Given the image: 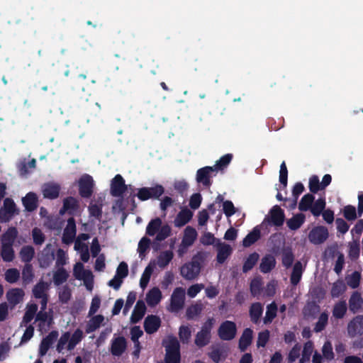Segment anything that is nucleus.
Here are the masks:
<instances>
[{"instance_id":"bf43d9fd","label":"nucleus","mask_w":363,"mask_h":363,"mask_svg":"<svg viewBox=\"0 0 363 363\" xmlns=\"http://www.w3.org/2000/svg\"><path fill=\"white\" fill-rule=\"evenodd\" d=\"M191 337V331L188 325H181L179 328V337L183 344H187Z\"/></svg>"},{"instance_id":"8fccbe9b","label":"nucleus","mask_w":363,"mask_h":363,"mask_svg":"<svg viewBox=\"0 0 363 363\" xmlns=\"http://www.w3.org/2000/svg\"><path fill=\"white\" fill-rule=\"evenodd\" d=\"M48 287V283L40 281L37 284H35L33 289V294L35 298H41L45 296H47L45 294V291L47 290Z\"/></svg>"},{"instance_id":"338daca9","label":"nucleus","mask_w":363,"mask_h":363,"mask_svg":"<svg viewBox=\"0 0 363 363\" xmlns=\"http://www.w3.org/2000/svg\"><path fill=\"white\" fill-rule=\"evenodd\" d=\"M279 182L283 186V188L285 189L287 186L288 182V170L286 165L285 162H282L280 165L279 170Z\"/></svg>"},{"instance_id":"a211bd4d","label":"nucleus","mask_w":363,"mask_h":363,"mask_svg":"<svg viewBox=\"0 0 363 363\" xmlns=\"http://www.w3.org/2000/svg\"><path fill=\"white\" fill-rule=\"evenodd\" d=\"M79 208V201L72 196H68L63 200L62 208L60 210V213L63 215L67 212L69 215H73Z\"/></svg>"},{"instance_id":"412c9836","label":"nucleus","mask_w":363,"mask_h":363,"mask_svg":"<svg viewBox=\"0 0 363 363\" xmlns=\"http://www.w3.org/2000/svg\"><path fill=\"white\" fill-rule=\"evenodd\" d=\"M60 186L55 183H46L43 186V196L49 199H55L59 196Z\"/></svg>"},{"instance_id":"b1692460","label":"nucleus","mask_w":363,"mask_h":363,"mask_svg":"<svg viewBox=\"0 0 363 363\" xmlns=\"http://www.w3.org/2000/svg\"><path fill=\"white\" fill-rule=\"evenodd\" d=\"M146 312V306L143 301H137L134 310L130 317V321L133 323H138L145 315Z\"/></svg>"},{"instance_id":"393cba45","label":"nucleus","mask_w":363,"mask_h":363,"mask_svg":"<svg viewBox=\"0 0 363 363\" xmlns=\"http://www.w3.org/2000/svg\"><path fill=\"white\" fill-rule=\"evenodd\" d=\"M232 247L225 243H219L217 248L216 260L219 264H223L232 253Z\"/></svg>"},{"instance_id":"69168bd1","label":"nucleus","mask_w":363,"mask_h":363,"mask_svg":"<svg viewBox=\"0 0 363 363\" xmlns=\"http://www.w3.org/2000/svg\"><path fill=\"white\" fill-rule=\"evenodd\" d=\"M32 237L33 242L36 245H41L45 240V236L42 230L35 227L32 230Z\"/></svg>"},{"instance_id":"58836bf2","label":"nucleus","mask_w":363,"mask_h":363,"mask_svg":"<svg viewBox=\"0 0 363 363\" xmlns=\"http://www.w3.org/2000/svg\"><path fill=\"white\" fill-rule=\"evenodd\" d=\"M277 305L274 301L267 305L265 316L263 319L264 324H269L273 321V320L277 317Z\"/></svg>"},{"instance_id":"2eb2a0df","label":"nucleus","mask_w":363,"mask_h":363,"mask_svg":"<svg viewBox=\"0 0 363 363\" xmlns=\"http://www.w3.org/2000/svg\"><path fill=\"white\" fill-rule=\"evenodd\" d=\"M127 342L123 336H119L111 340L110 352L112 355L116 357L121 356L125 351Z\"/></svg>"},{"instance_id":"e2e57ef3","label":"nucleus","mask_w":363,"mask_h":363,"mask_svg":"<svg viewBox=\"0 0 363 363\" xmlns=\"http://www.w3.org/2000/svg\"><path fill=\"white\" fill-rule=\"evenodd\" d=\"M310 191L316 194L319 191L323 190L322 189L321 182L319 181V178L317 175H313L309 179V185H308Z\"/></svg>"},{"instance_id":"3c124183","label":"nucleus","mask_w":363,"mask_h":363,"mask_svg":"<svg viewBox=\"0 0 363 363\" xmlns=\"http://www.w3.org/2000/svg\"><path fill=\"white\" fill-rule=\"evenodd\" d=\"M233 159L232 154H226L222 156L216 162V164L212 166L216 172L218 170H223L226 168L228 165L230 163Z\"/></svg>"},{"instance_id":"a878e982","label":"nucleus","mask_w":363,"mask_h":363,"mask_svg":"<svg viewBox=\"0 0 363 363\" xmlns=\"http://www.w3.org/2000/svg\"><path fill=\"white\" fill-rule=\"evenodd\" d=\"M253 337V330L251 328H245L239 340V349L245 352L251 345Z\"/></svg>"},{"instance_id":"f257e3e1","label":"nucleus","mask_w":363,"mask_h":363,"mask_svg":"<svg viewBox=\"0 0 363 363\" xmlns=\"http://www.w3.org/2000/svg\"><path fill=\"white\" fill-rule=\"evenodd\" d=\"M162 219L155 218L152 219L147 224L146 228V234L149 236H154L155 242H162L170 236L172 228L168 224L162 225Z\"/></svg>"},{"instance_id":"5701e85b","label":"nucleus","mask_w":363,"mask_h":363,"mask_svg":"<svg viewBox=\"0 0 363 363\" xmlns=\"http://www.w3.org/2000/svg\"><path fill=\"white\" fill-rule=\"evenodd\" d=\"M24 295L23 289L14 288L6 292V298L11 305L15 306L23 300Z\"/></svg>"},{"instance_id":"6e6552de","label":"nucleus","mask_w":363,"mask_h":363,"mask_svg":"<svg viewBox=\"0 0 363 363\" xmlns=\"http://www.w3.org/2000/svg\"><path fill=\"white\" fill-rule=\"evenodd\" d=\"M201 265L200 263L193 260L189 263L184 264L180 269L181 275L187 280L194 279L200 273Z\"/></svg>"},{"instance_id":"5fc2aeb1","label":"nucleus","mask_w":363,"mask_h":363,"mask_svg":"<svg viewBox=\"0 0 363 363\" xmlns=\"http://www.w3.org/2000/svg\"><path fill=\"white\" fill-rule=\"evenodd\" d=\"M342 213L345 219L348 221H354L359 217L355 207L352 205L345 206Z\"/></svg>"},{"instance_id":"09e8293b","label":"nucleus","mask_w":363,"mask_h":363,"mask_svg":"<svg viewBox=\"0 0 363 363\" xmlns=\"http://www.w3.org/2000/svg\"><path fill=\"white\" fill-rule=\"evenodd\" d=\"M83 339V332L81 329L77 328L69 337V341L67 344V350H72L77 344H79Z\"/></svg>"},{"instance_id":"423d86ee","label":"nucleus","mask_w":363,"mask_h":363,"mask_svg":"<svg viewBox=\"0 0 363 363\" xmlns=\"http://www.w3.org/2000/svg\"><path fill=\"white\" fill-rule=\"evenodd\" d=\"M285 220L284 210L278 205L274 206L269 211V216L265 217L264 222H267L270 225L276 227L281 226Z\"/></svg>"},{"instance_id":"ddd939ff","label":"nucleus","mask_w":363,"mask_h":363,"mask_svg":"<svg viewBox=\"0 0 363 363\" xmlns=\"http://www.w3.org/2000/svg\"><path fill=\"white\" fill-rule=\"evenodd\" d=\"M347 333L350 337L363 334V315H357L349 322Z\"/></svg>"},{"instance_id":"680f3d73","label":"nucleus","mask_w":363,"mask_h":363,"mask_svg":"<svg viewBox=\"0 0 363 363\" xmlns=\"http://www.w3.org/2000/svg\"><path fill=\"white\" fill-rule=\"evenodd\" d=\"M20 278V272L16 268L9 269L5 272V279L7 282L16 283Z\"/></svg>"},{"instance_id":"2f4dec72","label":"nucleus","mask_w":363,"mask_h":363,"mask_svg":"<svg viewBox=\"0 0 363 363\" xmlns=\"http://www.w3.org/2000/svg\"><path fill=\"white\" fill-rule=\"evenodd\" d=\"M197 238L196 230L191 227L187 226L184 230V237L182 242L184 246H191Z\"/></svg>"},{"instance_id":"c85d7f7f","label":"nucleus","mask_w":363,"mask_h":363,"mask_svg":"<svg viewBox=\"0 0 363 363\" xmlns=\"http://www.w3.org/2000/svg\"><path fill=\"white\" fill-rule=\"evenodd\" d=\"M261 237V231L259 226L255 227L242 240V245L249 247L255 243Z\"/></svg>"},{"instance_id":"13d9d810","label":"nucleus","mask_w":363,"mask_h":363,"mask_svg":"<svg viewBox=\"0 0 363 363\" xmlns=\"http://www.w3.org/2000/svg\"><path fill=\"white\" fill-rule=\"evenodd\" d=\"M152 272L153 267L152 266L149 264L145 267L140 280V286L143 289H145L147 287Z\"/></svg>"},{"instance_id":"6ab92c4d","label":"nucleus","mask_w":363,"mask_h":363,"mask_svg":"<svg viewBox=\"0 0 363 363\" xmlns=\"http://www.w3.org/2000/svg\"><path fill=\"white\" fill-rule=\"evenodd\" d=\"M263 306L259 302H255L251 304L249 309V316L250 320L254 324H258L263 313Z\"/></svg>"},{"instance_id":"bb28decb","label":"nucleus","mask_w":363,"mask_h":363,"mask_svg":"<svg viewBox=\"0 0 363 363\" xmlns=\"http://www.w3.org/2000/svg\"><path fill=\"white\" fill-rule=\"evenodd\" d=\"M18 230L16 227H9L7 230L4 233L1 238V245H12L15 242L18 237Z\"/></svg>"},{"instance_id":"a19ab883","label":"nucleus","mask_w":363,"mask_h":363,"mask_svg":"<svg viewBox=\"0 0 363 363\" xmlns=\"http://www.w3.org/2000/svg\"><path fill=\"white\" fill-rule=\"evenodd\" d=\"M34 278L33 268L31 264H25L22 270V281L24 286L30 284Z\"/></svg>"},{"instance_id":"37998d69","label":"nucleus","mask_w":363,"mask_h":363,"mask_svg":"<svg viewBox=\"0 0 363 363\" xmlns=\"http://www.w3.org/2000/svg\"><path fill=\"white\" fill-rule=\"evenodd\" d=\"M1 257L6 262H12L15 258V252L12 245H1Z\"/></svg>"},{"instance_id":"20e7f679","label":"nucleus","mask_w":363,"mask_h":363,"mask_svg":"<svg viewBox=\"0 0 363 363\" xmlns=\"http://www.w3.org/2000/svg\"><path fill=\"white\" fill-rule=\"evenodd\" d=\"M79 194L84 199L90 198L94 192V181L93 177L87 174H83L78 180Z\"/></svg>"},{"instance_id":"0e129e2a","label":"nucleus","mask_w":363,"mask_h":363,"mask_svg":"<svg viewBox=\"0 0 363 363\" xmlns=\"http://www.w3.org/2000/svg\"><path fill=\"white\" fill-rule=\"evenodd\" d=\"M151 243V241L149 238L146 237H143L138 243V252L139 253V257L140 258H143L147 250L150 247V245Z\"/></svg>"},{"instance_id":"473e14b6","label":"nucleus","mask_w":363,"mask_h":363,"mask_svg":"<svg viewBox=\"0 0 363 363\" xmlns=\"http://www.w3.org/2000/svg\"><path fill=\"white\" fill-rule=\"evenodd\" d=\"M303 266L301 262L297 261L293 267L290 277V281L293 286H296L301 281L303 274Z\"/></svg>"},{"instance_id":"c756f323","label":"nucleus","mask_w":363,"mask_h":363,"mask_svg":"<svg viewBox=\"0 0 363 363\" xmlns=\"http://www.w3.org/2000/svg\"><path fill=\"white\" fill-rule=\"evenodd\" d=\"M193 216L192 212L187 208L182 210L174 219V225L176 227H182L185 225Z\"/></svg>"},{"instance_id":"4468645a","label":"nucleus","mask_w":363,"mask_h":363,"mask_svg":"<svg viewBox=\"0 0 363 363\" xmlns=\"http://www.w3.org/2000/svg\"><path fill=\"white\" fill-rule=\"evenodd\" d=\"M76 223L75 220L73 217L69 218L67 220V224L62 237V241L64 244L69 245L72 243L76 236Z\"/></svg>"},{"instance_id":"c03bdc74","label":"nucleus","mask_w":363,"mask_h":363,"mask_svg":"<svg viewBox=\"0 0 363 363\" xmlns=\"http://www.w3.org/2000/svg\"><path fill=\"white\" fill-rule=\"evenodd\" d=\"M259 255L257 252H255L251 253L244 262L242 266V272L246 273L251 270L259 260Z\"/></svg>"},{"instance_id":"9b49d317","label":"nucleus","mask_w":363,"mask_h":363,"mask_svg":"<svg viewBox=\"0 0 363 363\" xmlns=\"http://www.w3.org/2000/svg\"><path fill=\"white\" fill-rule=\"evenodd\" d=\"M216 172L213 167L206 166L200 168L196 172V180L198 184L205 187H210L212 184V173Z\"/></svg>"},{"instance_id":"4be33fe9","label":"nucleus","mask_w":363,"mask_h":363,"mask_svg":"<svg viewBox=\"0 0 363 363\" xmlns=\"http://www.w3.org/2000/svg\"><path fill=\"white\" fill-rule=\"evenodd\" d=\"M22 203L28 212L34 211L38 208V199L36 194L28 192L23 199Z\"/></svg>"},{"instance_id":"864d4df0","label":"nucleus","mask_w":363,"mask_h":363,"mask_svg":"<svg viewBox=\"0 0 363 363\" xmlns=\"http://www.w3.org/2000/svg\"><path fill=\"white\" fill-rule=\"evenodd\" d=\"M74 276L77 279H85L86 277L91 276L90 271H86L81 262H77L74 267Z\"/></svg>"},{"instance_id":"4d7b16f0","label":"nucleus","mask_w":363,"mask_h":363,"mask_svg":"<svg viewBox=\"0 0 363 363\" xmlns=\"http://www.w3.org/2000/svg\"><path fill=\"white\" fill-rule=\"evenodd\" d=\"M328 314L326 312L321 313L318 318V321L316 322V323L315 325V327L313 329L314 332L320 333V332L323 331L325 328V327L328 324Z\"/></svg>"},{"instance_id":"ea45409f","label":"nucleus","mask_w":363,"mask_h":363,"mask_svg":"<svg viewBox=\"0 0 363 363\" xmlns=\"http://www.w3.org/2000/svg\"><path fill=\"white\" fill-rule=\"evenodd\" d=\"M347 287L345 284L342 279H338L333 284L330 295L332 298H338L345 293Z\"/></svg>"},{"instance_id":"39448f33","label":"nucleus","mask_w":363,"mask_h":363,"mask_svg":"<svg viewBox=\"0 0 363 363\" xmlns=\"http://www.w3.org/2000/svg\"><path fill=\"white\" fill-rule=\"evenodd\" d=\"M237 334V326L235 322L225 320L218 329V335L220 340L230 341L235 338Z\"/></svg>"},{"instance_id":"9d476101","label":"nucleus","mask_w":363,"mask_h":363,"mask_svg":"<svg viewBox=\"0 0 363 363\" xmlns=\"http://www.w3.org/2000/svg\"><path fill=\"white\" fill-rule=\"evenodd\" d=\"M127 189L128 186L125 184L123 177L121 174H116L111 180V194L114 197H123Z\"/></svg>"},{"instance_id":"7c9ffc66","label":"nucleus","mask_w":363,"mask_h":363,"mask_svg":"<svg viewBox=\"0 0 363 363\" xmlns=\"http://www.w3.org/2000/svg\"><path fill=\"white\" fill-rule=\"evenodd\" d=\"M162 299V293L159 288L154 287L146 295V301L150 306L157 305Z\"/></svg>"},{"instance_id":"c9c22d12","label":"nucleus","mask_w":363,"mask_h":363,"mask_svg":"<svg viewBox=\"0 0 363 363\" xmlns=\"http://www.w3.org/2000/svg\"><path fill=\"white\" fill-rule=\"evenodd\" d=\"M104 320V317L102 315H96L93 316L86 326V333H91L96 330L102 324Z\"/></svg>"},{"instance_id":"a18cd8bd","label":"nucleus","mask_w":363,"mask_h":363,"mask_svg":"<svg viewBox=\"0 0 363 363\" xmlns=\"http://www.w3.org/2000/svg\"><path fill=\"white\" fill-rule=\"evenodd\" d=\"M173 257L174 254L170 250H166L164 252H161L157 257L158 266L162 269L165 268L172 261Z\"/></svg>"},{"instance_id":"f3484780","label":"nucleus","mask_w":363,"mask_h":363,"mask_svg":"<svg viewBox=\"0 0 363 363\" xmlns=\"http://www.w3.org/2000/svg\"><path fill=\"white\" fill-rule=\"evenodd\" d=\"M58 335L57 330H52L46 337L43 338L39 347V355L40 357L46 354L50 347L57 340Z\"/></svg>"},{"instance_id":"1a4fd4ad","label":"nucleus","mask_w":363,"mask_h":363,"mask_svg":"<svg viewBox=\"0 0 363 363\" xmlns=\"http://www.w3.org/2000/svg\"><path fill=\"white\" fill-rule=\"evenodd\" d=\"M185 301V290L182 287H177L171 296L170 311L178 312L183 308Z\"/></svg>"},{"instance_id":"774afa93","label":"nucleus","mask_w":363,"mask_h":363,"mask_svg":"<svg viewBox=\"0 0 363 363\" xmlns=\"http://www.w3.org/2000/svg\"><path fill=\"white\" fill-rule=\"evenodd\" d=\"M360 279V274L355 271L347 279V283L352 289H356L359 286Z\"/></svg>"},{"instance_id":"aec40b11","label":"nucleus","mask_w":363,"mask_h":363,"mask_svg":"<svg viewBox=\"0 0 363 363\" xmlns=\"http://www.w3.org/2000/svg\"><path fill=\"white\" fill-rule=\"evenodd\" d=\"M363 306V298L361 294L354 291L349 299V309L352 313L359 312Z\"/></svg>"},{"instance_id":"dca6fc26","label":"nucleus","mask_w":363,"mask_h":363,"mask_svg":"<svg viewBox=\"0 0 363 363\" xmlns=\"http://www.w3.org/2000/svg\"><path fill=\"white\" fill-rule=\"evenodd\" d=\"M161 326V319L156 315H148L144 320V329L146 333H156Z\"/></svg>"},{"instance_id":"f03ea898","label":"nucleus","mask_w":363,"mask_h":363,"mask_svg":"<svg viewBox=\"0 0 363 363\" xmlns=\"http://www.w3.org/2000/svg\"><path fill=\"white\" fill-rule=\"evenodd\" d=\"M164 192V188L161 184H155L152 187H142L138 189L136 194H130L127 201H130L134 207L136 206L135 202V197L141 201H145L148 199H158Z\"/></svg>"},{"instance_id":"603ef678","label":"nucleus","mask_w":363,"mask_h":363,"mask_svg":"<svg viewBox=\"0 0 363 363\" xmlns=\"http://www.w3.org/2000/svg\"><path fill=\"white\" fill-rule=\"evenodd\" d=\"M294 261V255L291 248H284L282 252V264L286 268L291 267Z\"/></svg>"},{"instance_id":"f704fd0d","label":"nucleus","mask_w":363,"mask_h":363,"mask_svg":"<svg viewBox=\"0 0 363 363\" xmlns=\"http://www.w3.org/2000/svg\"><path fill=\"white\" fill-rule=\"evenodd\" d=\"M305 218L306 217L303 213H297L287 220V226L291 230H298L305 222Z\"/></svg>"},{"instance_id":"f8f14e48","label":"nucleus","mask_w":363,"mask_h":363,"mask_svg":"<svg viewBox=\"0 0 363 363\" xmlns=\"http://www.w3.org/2000/svg\"><path fill=\"white\" fill-rule=\"evenodd\" d=\"M35 321L38 322V330L41 333L46 332L50 329L53 323V317L45 311L40 310L36 314Z\"/></svg>"},{"instance_id":"72a5a7b5","label":"nucleus","mask_w":363,"mask_h":363,"mask_svg":"<svg viewBox=\"0 0 363 363\" xmlns=\"http://www.w3.org/2000/svg\"><path fill=\"white\" fill-rule=\"evenodd\" d=\"M38 308V305L35 303H32L27 306L22 322L21 323V327L26 326L36 316Z\"/></svg>"},{"instance_id":"0eeeda50","label":"nucleus","mask_w":363,"mask_h":363,"mask_svg":"<svg viewBox=\"0 0 363 363\" xmlns=\"http://www.w3.org/2000/svg\"><path fill=\"white\" fill-rule=\"evenodd\" d=\"M308 237L312 244L320 245L327 240L329 232L325 226L318 225L311 229Z\"/></svg>"},{"instance_id":"79ce46f5","label":"nucleus","mask_w":363,"mask_h":363,"mask_svg":"<svg viewBox=\"0 0 363 363\" xmlns=\"http://www.w3.org/2000/svg\"><path fill=\"white\" fill-rule=\"evenodd\" d=\"M315 196L312 194H305L301 199L298 204V209L301 211H307L311 210L314 202Z\"/></svg>"},{"instance_id":"cd10ccee","label":"nucleus","mask_w":363,"mask_h":363,"mask_svg":"<svg viewBox=\"0 0 363 363\" xmlns=\"http://www.w3.org/2000/svg\"><path fill=\"white\" fill-rule=\"evenodd\" d=\"M276 263V259L273 255H266L262 258L259 269L264 274L269 273L275 267Z\"/></svg>"},{"instance_id":"7ed1b4c3","label":"nucleus","mask_w":363,"mask_h":363,"mask_svg":"<svg viewBox=\"0 0 363 363\" xmlns=\"http://www.w3.org/2000/svg\"><path fill=\"white\" fill-rule=\"evenodd\" d=\"M213 324L214 319L213 318H208L201 326V330L196 334L194 344L199 348H202L210 343Z\"/></svg>"},{"instance_id":"6e6d98bb","label":"nucleus","mask_w":363,"mask_h":363,"mask_svg":"<svg viewBox=\"0 0 363 363\" xmlns=\"http://www.w3.org/2000/svg\"><path fill=\"white\" fill-rule=\"evenodd\" d=\"M203 310L201 303H196L189 306L186 311V315L188 320H193L199 315Z\"/></svg>"},{"instance_id":"052dcab7","label":"nucleus","mask_w":363,"mask_h":363,"mask_svg":"<svg viewBox=\"0 0 363 363\" xmlns=\"http://www.w3.org/2000/svg\"><path fill=\"white\" fill-rule=\"evenodd\" d=\"M313 349V347L311 342H307L305 343L299 363H306L310 360Z\"/></svg>"},{"instance_id":"49530a36","label":"nucleus","mask_w":363,"mask_h":363,"mask_svg":"<svg viewBox=\"0 0 363 363\" xmlns=\"http://www.w3.org/2000/svg\"><path fill=\"white\" fill-rule=\"evenodd\" d=\"M325 199L320 198L313 202L310 211L315 217H318L325 210Z\"/></svg>"},{"instance_id":"de8ad7c7","label":"nucleus","mask_w":363,"mask_h":363,"mask_svg":"<svg viewBox=\"0 0 363 363\" xmlns=\"http://www.w3.org/2000/svg\"><path fill=\"white\" fill-rule=\"evenodd\" d=\"M69 277V274L63 267L59 268L53 274V281L55 285L60 286L65 282Z\"/></svg>"},{"instance_id":"4c0bfd02","label":"nucleus","mask_w":363,"mask_h":363,"mask_svg":"<svg viewBox=\"0 0 363 363\" xmlns=\"http://www.w3.org/2000/svg\"><path fill=\"white\" fill-rule=\"evenodd\" d=\"M347 306L345 300L337 302L333 309V315L337 319H342L347 313Z\"/></svg>"},{"instance_id":"e433bc0d","label":"nucleus","mask_w":363,"mask_h":363,"mask_svg":"<svg viewBox=\"0 0 363 363\" xmlns=\"http://www.w3.org/2000/svg\"><path fill=\"white\" fill-rule=\"evenodd\" d=\"M21 259L26 264H30V262L33 259L35 255V249L31 245L23 246L19 252Z\"/></svg>"}]
</instances>
